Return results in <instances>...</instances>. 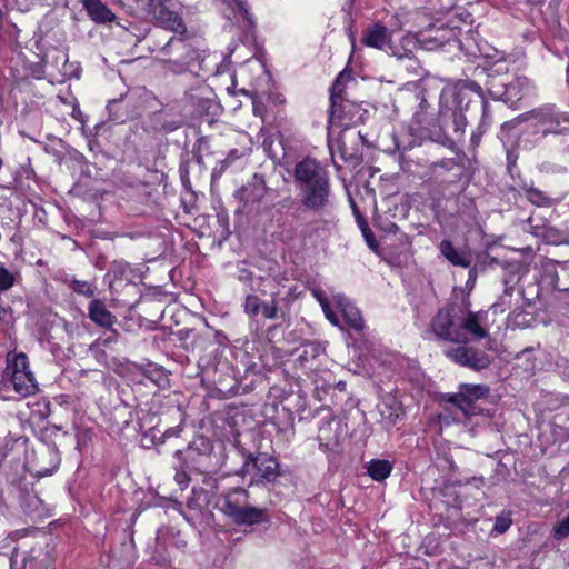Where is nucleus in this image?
Masks as SVG:
<instances>
[{"label": "nucleus", "mask_w": 569, "mask_h": 569, "mask_svg": "<svg viewBox=\"0 0 569 569\" xmlns=\"http://www.w3.org/2000/svg\"><path fill=\"white\" fill-rule=\"evenodd\" d=\"M431 332L438 340L452 343H468L472 338L482 339L488 332L480 326L477 312L448 305L438 310L431 319Z\"/></svg>", "instance_id": "1"}, {"label": "nucleus", "mask_w": 569, "mask_h": 569, "mask_svg": "<svg viewBox=\"0 0 569 569\" xmlns=\"http://www.w3.org/2000/svg\"><path fill=\"white\" fill-rule=\"evenodd\" d=\"M295 181L305 208L319 212L330 206L329 173L318 161L306 158L298 162L295 167Z\"/></svg>", "instance_id": "2"}, {"label": "nucleus", "mask_w": 569, "mask_h": 569, "mask_svg": "<svg viewBox=\"0 0 569 569\" xmlns=\"http://www.w3.org/2000/svg\"><path fill=\"white\" fill-rule=\"evenodd\" d=\"M220 510L238 526H254L269 521L266 508L249 503V492L234 488L223 496Z\"/></svg>", "instance_id": "3"}, {"label": "nucleus", "mask_w": 569, "mask_h": 569, "mask_svg": "<svg viewBox=\"0 0 569 569\" xmlns=\"http://www.w3.org/2000/svg\"><path fill=\"white\" fill-rule=\"evenodd\" d=\"M522 118L530 122L532 133L539 138L569 132V112L560 110L556 104H542L526 112Z\"/></svg>", "instance_id": "4"}, {"label": "nucleus", "mask_w": 569, "mask_h": 569, "mask_svg": "<svg viewBox=\"0 0 569 569\" xmlns=\"http://www.w3.org/2000/svg\"><path fill=\"white\" fill-rule=\"evenodd\" d=\"M8 375L13 390L21 397L34 395L38 391V383L33 372L30 370L29 360L24 353L8 355Z\"/></svg>", "instance_id": "5"}, {"label": "nucleus", "mask_w": 569, "mask_h": 569, "mask_svg": "<svg viewBox=\"0 0 569 569\" xmlns=\"http://www.w3.org/2000/svg\"><path fill=\"white\" fill-rule=\"evenodd\" d=\"M465 345L446 349L445 356L452 362L475 371H480L490 365V357L486 352Z\"/></svg>", "instance_id": "6"}, {"label": "nucleus", "mask_w": 569, "mask_h": 569, "mask_svg": "<svg viewBox=\"0 0 569 569\" xmlns=\"http://www.w3.org/2000/svg\"><path fill=\"white\" fill-rule=\"evenodd\" d=\"M268 188L262 176L253 174L250 181L237 191V198L247 211H258L267 194Z\"/></svg>", "instance_id": "7"}, {"label": "nucleus", "mask_w": 569, "mask_h": 569, "mask_svg": "<svg viewBox=\"0 0 569 569\" xmlns=\"http://www.w3.org/2000/svg\"><path fill=\"white\" fill-rule=\"evenodd\" d=\"M420 87L421 89L416 94L417 100H419V104L418 109L413 113L412 122L418 127L419 130L431 132L433 128L440 124L439 120L428 112L429 104L427 101L426 87H429V80H422Z\"/></svg>", "instance_id": "8"}, {"label": "nucleus", "mask_w": 569, "mask_h": 569, "mask_svg": "<svg viewBox=\"0 0 569 569\" xmlns=\"http://www.w3.org/2000/svg\"><path fill=\"white\" fill-rule=\"evenodd\" d=\"M149 6L152 8L153 18L160 27L176 33L186 31L182 18L177 12L168 9L162 0H150Z\"/></svg>", "instance_id": "9"}, {"label": "nucleus", "mask_w": 569, "mask_h": 569, "mask_svg": "<svg viewBox=\"0 0 569 569\" xmlns=\"http://www.w3.org/2000/svg\"><path fill=\"white\" fill-rule=\"evenodd\" d=\"M401 28L402 26L398 20L391 29L381 23H373L365 30L362 43L367 47L382 50L390 43L392 33Z\"/></svg>", "instance_id": "10"}, {"label": "nucleus", "mask_w": 569, "mask_h": 569, "mask_svg": "<svg viewBox=\"0 0 569 569\" xmlns=\"http://www.w3.org/2000/svg\"><path fill=\"white\" fill-rule=\"evenodd\" d=\"M162 50L167 53H170L171 51L181 52L180 58L168 60L169 69L176 73L184 71L190 60L193 59L192 49L189 43L181 38H171Z\"/></svg>", "instance_id": "11"}, {"label": "nucleus", "mask_w": 569, "mask_h": 569, "mask_svg": "<svg viewBox=\"0 0 569 569\" xmlns=\"http://www.w3.org/2000/svg\"><path fill=\"white\" fill-rule=\"evenodd\" d=\"M335 305L341 311L346 323L357 332L365 329V321L360 310L343 293L332 296Z\"/></svg>", "instance_id": "12"}, {"label": "nucleus", "mask_w": 569, "mask_h": 569, "mask_svg": "<svg viewBox=\"0 0 569 569\" xmlns=\"http://www.w3.org/2000/svg\"><path fill=\"white\" fill-rule=\"evenodd\" d=\"M81 4L89 19L96 24H108L117 18L102 0H81Z\"/></svg>", "instance_id": "13"}, {"label": "nucleus", "mask_w": 569, "mask_h": 569, "mask_svg": "<svg viewBox=\"0 0 569 569\" xmlns=\"http://www.w3.org/2000/svg\"><path fill=\"white\" fill-rule=\"evenodd\" d=\"M88 317L96 325L106 329H111L117 322L116 316H113L106 307L104 302L99 299H93L88 306Z\"/></svg>", "instance_id": "14"}, {"label": "nucleus", "mask_w": 569, "mask_h": 569, "mask_svg": "<svg viewBox=\"0 0 569 569\" xmlns=\"http://www.w3.org/2000/svg\"><path fill=\"white\" fill-rule=\"evenodd\" d=\"M252 463L257 469L258 473L267 481L274 480L279 475L278 461L266 453H260L256 458H252Z\"/></svg>", "instance_id": "15"}, {"label": "nucleus", "mask_w": 569, "mask_h": 569, "mask_svg": "<svg viewBox=\"0 0 569 569\" xmlns=\"http://www.w3.org/2000/svg\"><path fill=\"white\" fill-rule=\"evenodd\" d=\"M530 88L531 84L528 78L517 77L506 84L505 100L508 102L519 101L530 91Z\"/></svg>", "instance_id": "16"}, {"label": "nucleus", "mask_w": 569, "mask_h": 569, "mask_svg": "<svg viewBox=\"0 0 569 569\" xmlns=\"http://www.w3.org/2000/svg\"><path fill=\"white\" fill-rule=\"evenodd\" d=\"M10 567L11 569H47L43 561L39 560L37 556L17 550L12 553Z\"/></svg>", "instance_id": "17"}, {"label": "nucleus", "mask_w": 569, "mask_h": 569, "mask_svg": "<svg viewBox=\"0 0 569 569\" xmlns=\"http://www.w3.org/2000/svg\"><path fill=\"white\" fill-rule=\"evenodd\" d=\"M440 252L453 266L468 268L471 263L469 256L462 251L457 250L449 240L441 241Z\"/></svg>", "instance_id": "18"}, {"label": "nucleus", "mask_w": 569, "mask_h": 569, "mask_svg": "<svg viewBox=\"0 0 569 569\" xmlns=\"http://www.w3.org/2000/svg\"><path fill=\"white\" fill-rule=\"evenodd\" d=\"M350 79V73H347L346 71H342L338 74L336 78L332 87H331V94H330V110H331V118H333L338 113V106L342 101V92L345 90V83Z\"/></svg>", "instance_id": "19"}, {"label": "nucleus", "mask_w": 569, "mask_h": 569, "mask_svg": "<svg viewBox=\"0 0 569 569\" xmlns=\"http://www.w3.org/2000/svg\"><path fill=\"white\" fill-rule=\"evenodd\" d=\"M392 465L388 460H372L368 466L369 476L376 481H382L391 473Z\"/></svg>", "instance_id": "20"}, {"label": "nucleus", "mask_w": 569, "mask_h": 569, "mask_svg": "<svg viewBox=\"0 0 569 569\" xmlns=\"http://www.w3.org/2000/svg\"><path fill=\"white\" fill-rule=\"evenodd\" d=\"M261 313L266 319H279L284 316V311L280 306V299L278 295H272L270 301H263Z\"/></svg>", "instance_id": "21"}, {"label": "nucleus", "mask_w": 569, "mask_h": 569, "mask_svg": "<svg viewBox=\"0 0 569 569\" xmlns=\"http://www.w3.org/2000/svg\"><path fill=\"white\" fill-rule=\"evenodd\" d=\"M458 393L476 402L477 400L488 396L489 388L485 385L463 383L459 387Z\"/></svg>", "instance_id": "22"}, {"label": "nucleus", "mask_w": 569, "mask_h": 569, "mask_svg": "<svg viewBox=\"0 0 569 569\" xmlns=\"http://www.w3.org/2000/svg\"><path fill=\"white\" fill-rule=\"evenodd\" d=\"M447 401L460 409L466 417L476 415V402L458 392L449 395Z\"/></svg>", "instance_id": "23"}, {"label": "nucleus", "mask_w": 569, "mask_h": 569, "mask_svg": "<svg viewBox=\"0 0 569 569\" xmlns=\"http://www.w3.org/2000/svg\"><path fill=\"white\" fill-rule=\"evenodd\" d=\"M527 199L537 207H550L555 201L543 191L533 187L526 188Z\"/></svg>", "instance_id": "24"}, {"label": "nucleus", "mask_w": 569, "mask_h": 569, "mask_svg": "<svg viewBox=\"0 0 569 569\" xmlns=\"http://www.w3.org/2000/svg\"><path fill=\"white\" fill-rule=\"evenodd\" d=\"M262 305L263 300H261L258 296L248 295L246 297L243 308L247 315L250 317H256L261 311Z\"/></svg>", "instance_id": "25"}, {"label": "nucleus", "mask_w": 569, "mask_h": 569, "mask_svg": "<svg viewBox=\"0 0 569 569\" xmlns=\"http://www.w3.org/2000/svg\"><path fill=\"white\" fill-rule=\"evenodd\" d=\"M42 456L49 458L53 465L50 468L41 467L37 472L41 476L51 475V472L57 469L60 462L58 452L54 449L46 448V450L42 452Z\"/></svg>", "instance_id": "26"}, {"label": "nucleus", "mask_w": 569, "mask_h": 569, "mask_svg": "<svg viewBox=\"0 0 569 569\" xmlns=\"http://www.w3.org/2000/svg\"><path fill=\"white\" fill-rule=\"evenodd\" d=\"M16 274L7 268L0 267V292L8 291L14 286Z\"/></svg>", "instance_id": "27"}, {"label": "nucleus", "mask_w": 569, "mask_h": 569, "mask_svg": "<svg viewBox=\"0 0 569 569\" xmlns=\"http://www.w3.org/2000/svg\"><path fill=\"white\" fill-rule=\"evenodd\" d=\"M71 288L74 292L82 295L84 297H91L94 293L91 283L87 281L72 280Z\"/></svg>", "instance_id": "28"}, {"label": "nucleus", "mask_w": 569, "mask_h": 569, "mask_svg": "<svg viewBox=\"0 0 569 569\" xmlns=\"http://www.w3.org/2000/svg\"><path fill=\"white\" fill-rule=\"evenodd\" d=\"M510 525H511V519H510L509 515H500L496 518V521L493 525V530L497 533H503L510 528Z\"/></svg>", "instance_id": "29"}, {"label": "nucleus", "mask_w": 569, "mask_h": 569, "mask_svg": "<svg viewBox=\"0 0 569 569\" xmlns=\"http://www.w3.org/2000/svg\"><path fill=\"white\" fill-rule=\"evenodd\" d=\"M453 127L455 133L461 137L465 133L467 127V119L462 113H453Z\"/></svg>", "instance_id": "30"}, {"label": "nucleus", "mask_w": 569, "mask_h": 569, "mask_svg": "<svg viewBox=\"0 0 569 569\" xmlns=\"http://www.w3.org/2000/svg\"><path fill=\"white\" fill-rule=\"evenodd\" d=\"M569 536V515L555 528V538L563 539Z\"/></svg>", "instance_id": "31"}, {"label": "nucleus", "mask_w": 569, "mask_h": 569, "mask_svg": "<svg viewBox=\"0 0 569 569\" xmlns=\"http://www.w3.org/2000/svg\"><path fill=\"white\" fill-rule=\"evenodd\" d=\"M236 3L238 11L242 14L243 19H246L250 24H252V17L249 12L247 0H233Z\"/></svg>", "instance_id": "32"}, {"label": "nucleus", "mask_w": 569, "mask_h": 569, "mask_svg": "<svg viewBox=\"0 0 569 569\" xmlns=\"http://www.w3.org/2000/svg\"><path fill=\"white\" fill-rule=\"evenodd\" d=\"M151 560L159 566H164L170 561L169 556L166 552L158 550L151 556Z\"/></svg>", "instance_id": "33"}, {"label": "nucleus", "mask_w": 569, "mask_h": 569, "mask_svg": "<svg viewBox=\"0 0 569 569\" xmlns=\"http://www.w3.org/2000/svg\"><path fill=\"white\" fill-rule=\"evenodd\" d=\"M329 428H330V423H327V425L320 427L319 435H318V439H319L320 446H326V447L329 446V442H330L329 438L325 436V432Z\"/></svg>", "instance_id": "34"}, {"label": "nucleus", "mask_w": 569, "mask_h": 569, "mask_svg": "<svg viewBox=\"0 0 569 569\" xmlns=\"http://www.w3.org/2000/svg\"><path fill=\"white\" fill-rule=\"evenodd\" d=\"M311 293L320 305H326V302L328 301L326 293L319 288L311 289Z\"/></svg>", "instance_id": "35"}, {"label": "nucleus", "mask_w": 569, "mask_h": 569, "mask_svg": "<svg viewBox=\"0 0 569 569\" xmlns=\"http://www.w3.org/2000/svg\"><path fill=\"white\" fill-rule=\"evenodd\" d=\"M109 330V336L103 340L102 345L103 346H108L109 343H112V342H116L118 340V331L116 329H113V327H111V329H108Z\"/></svg>", "instance_id": "36"}, {"label": "nucleus", "mask_w": 569, "mask_h": 569, "mask_svg": "<svg viewBox=\"0 0 569 569\" xmlns=\"http://www.w3.org/2000/svg\"><path fill=\"white\" fill-rule=\"evenodd\" d=\"M174 479L181 487L187 486L189 482V476L184 471H177Z\"/></svg>", "instance_id": "37"}, {"label": "nucleus", "mask_w": 569, "mask_h": 569, "mask_svg": "<svg viewBox=\"0 0 569 569\" xmlns=\"http://www.w3.org/2000/svg\"><path fill=\"white\" fill-rule=\"evenodd\" d=\"M399 406L397 405L396 401H393V405L390 407V412L388 413V419H390L391 421H395L398 417H399Z\"/></svg>", "instance_id": "38"}, {"label": "nucleus", "mask_w": 569, "mask_h": 569, "mask_svg": "<svg viewBox=\"0 0 569 569\" xmlns=\"http://www.w3.org/2000/svg\"><path fill=\"white\" fill-rule=\"evenodd\" d=\"M330 224H331V222H330V221H328V220H325V219L315 220V221L312 222V226H315V229H317V230H318V229H320V228H321V229H326V228H328Z\"/></svg>", "instance_id": "39"}, {"label": "nucleus", "mask_w": 569, "mask_h": 569, "mask_svg": "<svg viewBox=\"0 0 569 569\" xmlns=\"http://www.w3.org/2000/svg\"><path fill=\"white\" fill-rule=\"evenodd\" d=\"M325 316L333 326H339V318L335 313V311H331V312H329V313H327Z\"/></svg>", "instance_id": "40"}, {"label": "nucleus", "mask_w": 569, "mask_h": 569, "mask_svg": "<svg viewBox=\"0 0 569 569\" xmlns=\"http://www.w3.org/2000/svg\"><path fill=\"white\" fill-rule=\"evenodd\" d=\"M389 49L391 50V54L397 56L399 59L405 58V57H406V58H410V54H411V52H410V51H406L403 54H400V53H398V52L393 49V47L389 46Z\"/></svg>", "instance_id": "41"}, {"label": "nucleus", "mask_w": 569, "mask_h": 569, "mask_svg": "<svg viewBox=\"0 0 569 569\" xmlns=\"http://www.w3.org/2000/svg\"><path fill=\"white\" fill-rule=\"evenodd\" d=\"M320 306H321L322 311H323V313H325V315H327V313H329V312L333 311V310L331 309V307H330V302H329V300L326 302V305H320Z\"/></svg>", "instance_id": "42"}, {"label": "nucleus", "mask_w": 569, "mask_h": 569, "mask_svg": "<svg viewBox=\"0 0 569 569\" xmlns=\"http://www.w3.org/2000/svg\"><path fill=\"white\" fill-rule=\"evenodd\" d=\"M366 239H367V242H368L369 247L372 248V249H376L372 236L369 237V236L366 234Z\"/></svg>", "instance_id": "43"}, {"label": "nucleus", "mask_w": 569, "mask_h": 569, "mask_svg": "<svg viewBox=\"0 0 569 569\" xmlns=\"http://www.w3.org/2000/svg\"><path fill=\"white\" fill-rule=\"evenodd\" d=\"M487 111H488V103L486 101H482V112H483V116L487 114Z\"/></svg>", "instance_id": "44"}, {"label": "nucleus", "mask_w": 569, "mask_h": 569, "mask_svg": "<svg viewBox=\"0 0 569 569\" xmlns=\"http://www.w3.org/2000/svg\"><path fill=\"white\" fill-rule=\"evenodd\" d=\"M156 540H157V546L160 548V547H161V545H160V538H159V536H158V537H156Z\"/></svg>", "instance_id": "45"}, {"label": "nucleus", "mask_w": 569, "mask_h": 569, "mask_svg": "<svg viewBox=\"0 0 569 569\" xmlns=\"http://www.w3.org/2000/svg\"><path fill=\"white\" fill-rule=\"evenodd\" d=\"M506 296L510 298V293H508V291H505V296H502V298H501L502 301H503Z\"/></svg>", "instance_id": "46"}, {"label": "nucleus", "mask_w": 569, "mask_h": 569, "mask_svg": "<svg viewBox=\"0 0 569 569\" xmlns=\"http://www.w3.org/2000/svg\"><path fill=\"white\" fill-rule=\"evenodd\" d=\"M443 94H445V90H442L441 93H440V101L442 100Z\"/></svg>", "instance_id": "47"}, {"label": "nucleus", "mask_w": 569, "mask_h": 569, "mask_svg": "<svg viewBox=\"0 0 569 569\" xmlns=\"http://www.w3.org/2000/svg\"><path fill=\"white\" fill-rule=\"evenodd\" d=\"M507 159H508L509 162H511V154L510 153H508Z\"/></svg>", "instance_id": "48"}, {"label": "nucleus", "mask_w": 569, "mask_h": 569, "mask_svg": "<svg viewBox=\"0 0 569 569\" xmlns=\"http://www.w3.org/2000/svg\"><path fill=\"white\" fill-rule=\"evenodd\" d=\"M561 242L569 244V239H565Z\"/></svg>", "instance_id": "49"}, {"label": "nucleus", "mask_w": 569, "mask_h": 569, "mask_svg": "<svg viewBox=\"0 0 569 569\" xmlns=\"http://www.w3.org/2000/svg\"><path fill=\"white\" fill-rule=\"evenodd\" d=\"M553 287H555V288H557V289H559V290H561V289L558 287V284H557V282H556V281L553 282Z\"/></svg>", "instance_id": "50"}, {"label": "nucleus", "mask_w": 569, "mask_h": 569, "mask_svg": "<svg viewBox=\"0 0 569 569\" xmlns=\"http://www.w3.org/2000/svg\"><path fill=\"white\" fill-rule=\"evenodd\" d=\"M499 306H500L499 303H495V305H493V308H496V309H497Z\"/></svg>", "instance_id": "51"}, {"label": "nucleus", "mask_w": 569, "mask_h": 569, "mask_svg": "<svg viewBox=\"0 0 569 569\" xmlns=\"http://www.w3.org/2000/svg\"><path fill=\"white\" fill-rule=\"evenodd\" d=\"M116 1L119 2V3H122L123 0H116Z\"/></svg>", "instance_id": "52"}]
</instances>
